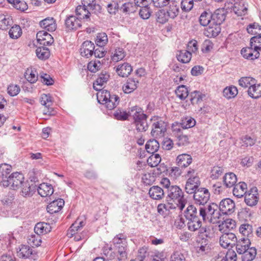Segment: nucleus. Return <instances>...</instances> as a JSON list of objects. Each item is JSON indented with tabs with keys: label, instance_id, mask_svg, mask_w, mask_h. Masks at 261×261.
I'll return each instance as SVG.
<instances>
[{
	"label": "nucleus",
	"instance_id": "nucleus-1",
	"mask_svg": "<svg viewBox=\"0 0 261 261\" xmlns=\"http://www.w3.org/2000/svg\"><path fill=\"white\" fill-rule=\"evenodd\" d=\"M198 210L199 215L204 222L215 223L218 222L221 216L218 205L214 202L200 206Z\"/></svg>",
	"mask_w": 261,
	"mask_h": 261
},
{
	"label": "nucleus",
	"instance_id": "nucleus-2",
	"mask_svg": "<svg viewBox=\"0 0 261 261\" xmlns=\"http://www.w3.org/2000/svg\"><path fill=\"white\" fill-rule=\"evenodd\" d=\"M185 217L188 221L187 226L188 229L192 231H195L201 228L202 221L201 217L199 215V211L193 205H189L185 211Z\"/></svg>",
	"mask_w": 261,
	"mask_h": 261
},
{
	"label": "nucleus",
	"instance_id": "nucleus-3",
	"mask_svg": "<svg viewBox=\"0 0 261 261\" xmlns=\"http://www.w3.org/2000/svg\"><path fill=\"white\" fill-rule=\"evenodd\" d=\"M261 51V36H255L250 39L249 46L243 48L241 54L244 58L251 60L258 58Z\"/></svg>",
	"mask_w": 261,
	"mask_h": 261
},
{
	"label": "nucleus",
	"instance_id": "nucleus-4",
	"mask_svg": "<svg viewBox=\"0 0 261 261\" xmlns=\"http://www.w3.org/2000/svg\"><path fill=\"white\" fill-rule=\"evenodd\" d=\"M166 201H170L177 204L178 208L182 211L185 207L187 200L184 197V193L177 186H171L167 190Z\"/></svg>",
	"mask_w": 261,
	"mask_h": 261
},
{
	"label": "nucleus",
	"instance_id": "nucleus-5",
	"mask_svg": "<svg viewBox=\"0 0 261 261\" xmlns=\"http://www.w3.org/2000/svg\"><path fill=\"white\" fill-rule=\"evenodd\" d=\"M97 98L99 103L105 105L110 110L115 108L119 103V96L115 94L111 95L106 90L98 92L97 93Z\"/></svg>",
	"mask_w": 261,
	"mask_h": 261
},
{
	"label": "nucleus",
	"instance_id": "nucleus-6",
	"mask_svg": "<svg viewBox=\"0 0 261 261\" xmlns=\"http://www.w3.org/2000/svg\"><path fill=\"white\" fill-rule=\"evenodd\" d=\"M24 181L23 175L18 172H13L2 180V184L5 187L16 190L20 188V185Z\"/></svg>",
	"mask_w": 261,
	"mask_h": 261
},
{
	"label": "nucleus",
	"instance_id": "nucleus-7",
	"mask_svg": "<svg viewBox=\"0 0 261 261\" xmlns=\"http://www.w3.org/2000/svg\"><path fill=\"white\" fill-rule=\"evenodd\" d=\"M153 121L152 125L151 135L155 138H161L166 131V123L159 117L154 116L151 119Z\"/></svg>",
	"mask_w": 261,
	"mask_h": 261
},
{
	"label": "nucleus",
	"instance_id": "nucleus-8",
	"mask_svg": "<svg viewBox=\"0 0 261 261\" xmlns=\"http://www.w3.org/2000/svg\"><path fill=\"white\" fill-rule=\"evenodd\" d=\"M193 194L195 203L199 207L206 205L210 198L208 189L204 188H199Z\"/></svg>",
	"mask_w": 261,
	"mask_h": 261
},
{
	"label": "nucleus",
	"instance_id": "nucleus-9",
	"mask_svg": "<svg viewBox=\"0 0 261 261\" xmlns=\"http://www.w3.org/2000/svg\"><path fill=\"white\" fill-rule=\"evenodd\" d=\"M223 234L220 237V245L224 248L233 247L237 242V237L232 232H226L225 230L221 231Z\"/></svg>",
	"mask_w": 261,
	"mask_h": 261
},
{
	"label": "nucleus",
	"instance_id": "nucleus-10",
	"mask_svg": "<svg viewBox=\"0 0 261 261\" xmlns=\"http://www.w3.org/2000/svg\"><path fill=\"white\" fill-rule=\"evenodd\" d=\"M221 215H229L232 214L235 211V203L230 198L222 199L218 205Z\"/></svg>",
	"mask_w": 261,
	"mask_h": 261
},
{
	"label": "nucleus",
	"instance_id": "nucleus-11",
	"mask_svg": "<svg viewBox=\"0 0 261 261\" xmlns=\"http://www.w3.org/2000/svg\"><path fill=\"white\" fill-rule=\"evenodd\" d=\"M200 185V181L198 176H190L187 180L185 185V191L188 194H193Z\"/></svg>",
	"mask_w": 261,
	"mask_h": 261
},
{
	"label": "nucleus",
	"instance_id": "nucleus-12",
	"mask_svg": "<svg viewBox=\"0 0 261 261\" xmlns=\"http://www.w3.org/2000/svg\"><path fill=\"white\" fill-rule=\"evenodd\" d=\"M258 194L256 187L251 188L245 195V202L249 206H253L257 203L258 201Z\"/></svg>",
	"mask_w": 261,
	"mask_h": 261
},
{
	"label": "nucleus",
	"instance_id": "nucleus-13",
	"mask_svg": "<svg viewBox=\"0 0 261 261\" xmlns=\"http://www.w3.org/2000/svg\"><path fill=\"white\" fill-rule=\"evenodd\" d=\"M17 254L18 256L22 258H30L36 260L37 257V254L32 248L24 245H21Z\"/></svg>",
	"mask_w": 261,
	"mask_h": 261
},
{
	"label": "nucleus",
	"instance_id": "nucleus-14",
	"mask_svg": "<svg viewBox=\"0 0 261 261\" xmlns=\"http://www.w3.org/2000/svg\"><path fill=\"white\" fill-rule=\"evenodd\" d=\"M66 29L68 31H74L82 26L81 19L74 15H70L65 20Z\"/></svg>",
	"mask_w": 261,
	"mask_h": 261
},
{
	"label": "nucleus",
	"instance_id": "nucleus-15",
	"mask_svg": "<svg viewBox=\"0 0 261 261\" xmlns=\"http://www.w3.org/2000/svg\"><path fill=\"white\" fill-rule=\"evenodd\" d=\"M38 43L43 46L51 45L54 42V38L50 34L45 31H39L36 34Z\"/></svg>",
	"mask_w": 261,
	"mask_h": 261
},
{
	"label": "nucleus",
	"instance_id": "nucleus-16",
	"mask_svg": "<svg viewBox=\"0 0 261 261\" xmlns=\"http://www.w3.org/2000/svg\"><path fill=\"white\" fill-rule=\"evenodd\" d=\"M110 75L106 71L101 72L98 74L97 78L93 83V89L96 91H101L102 86L108 81Z\"/></svg>",
	"mask_w": 261,
	"mask_h": 261
},
{
	"label": "nucleus",
	"instance_id": "nucleus-17",
	"mask_svg": "<svg viewBox=\"0 0 261 261\" xmlns=\"http://www.w3.org/2000/svg\"><path fill=\"white\" fill-rule=\"evenodd\" d=\"M165 11L167 13V16H169L171 19H174L176 17L179 12V8L178 3L175 0H170L168 4Z\"/></svg>",
	"mask_w": 261,
	"mask_h": 261
},
{
	"label": "nucleus",
	"instance_id": "nucleus-18",
	"mask_svg": "<svg viewBox=\"0 0 261 261\" xmlns=\"http://www.w3.org/2000/svg\"><path fill=\"white\" fill-rule=\"evenodd\" d=\"M95 48L94 44L90 41H84L80 48L81 55L83 57L89 58L93 55V52Z\"/></svg>",
	"mask_w": 261,
	"mask_h": 261
},
{
	"label": "nucleus",
	"instance_id": "nucleus-19",
	"mask_svg": "<svg viewBox=\"0 0 261 261\" xmlns=\"http://www.w3.org/2000/svg\"><path fill=\"white\" fill-rule=\"evenodd\" d=\"M166 203H160L158 205L157 210L158 213L162 216H166L171 210L178 207L177 204L173 203L170 201H166Z\"/></svg>",
	"mask_w": 261,
	"mask_h": 261
},
{
	"label": "nucleus",
	"instance_id": "nucleus-20",
	"mask_svg": "<svg viewBox=\"0 0 261 261\" xmlns=\"http://www.w3.org/2000/svg\"><path fill=\"white\" fill-rule=\"evenodd\" d=\"M226 15L223 9H217L212 13L211 20L212 25H220L225 19Z\"/></svg>",
	"mask_w": 261,
	"mask_h": 261
},
{
	"label": "nucleus",
	"instance_id": "nucleus-21",
	"mask_svg": "<svg viewBox=\"0 0 261 261\" xmlns=\"http://www.w3.org/2000/svg\"><path fill=\"white\" fill-rule=\"evenodd\" d=\"M40 101L41 104L45 106V108L46 109V110H44V114L49 115H51L53 110L51 108L53 102L50 95L45 94H42L40 99Z\"/></svg>",
	"mask_w": 261,
	"mask_h": 261
},
{
	"label": "nucleus",
	"instance_id": "nucleus-22",
	"mask_svg": "<svg viewBox=\"0 0 261 261\" xmlns=\"http://www.w3.org/2000/svg\"><path fill=\"white\" fill-rule=\"evenodd\" d=\"M192 162L191 156L187 153H183L178 155L176 159V165L181 168H186Z\"/></svg>",
	"mask_w": 261,
	"mask_h": 261
},
{
	"label": "nucleus",
	"instance_id": "nucleus-23",
	"mask_svg": "<svg viewBox=\"0 0 261 261\" xmlns=\"http://www.w3.org/2000/svg\"><path fill=\"white\" fill-rule=\"evenodd\" d=\"M64 205V201L63 199H58L53 201L47 206V212L50 214H54L60 211Z\"/></svg>",
	"mask_w": 261,
	"mask_h": 261
},
{
	"label": "nucleus",
	"instance_id": "nucleus-24",
	"mask_svg": "<svg viewBox=\"0 0 261 261\" xmlns=\"http://www.w3.org/2000/svg\"><path fill=\"white\" fill-rule=\"evenodd\" d=\"M148 194L150 198L154 200H161L165 196L163 189L158 186H153L150 187Z\"/></svg>",
	"mask_w": 261,
	"mask_h": 261
},
{
	"label": "nucleus",
	"instance_id": "nucleus-25",
	"mask_svg": "<svg viewBox=\"0 0 261 261\" xmlns=\"http://www.w3.org/2000/svg\"><path fill=\"white\" fill-rule=\"evenodd\" d=\"M20 187L21 188L20 193L24 197L32 195L36 190L35 186L34 184L31 185L27 180L24 181Z\"/></svg>",
	"mask_w": 261,
	"mask_h": 261
},
{
	"label": "nucleus",
	"instance_id": "nucleus-26",
	"mask_svg": "<svg viewBox=\"0 0 261 261\" xmlns=\"http://www.w3.org/2000/svg\"><path fill=\"white\" fill-rule=\"evenodd\" d=\"M133 70L132 67L128 63H124L117 66L116 71L121 77H127Z\"/></svg>",
	"mask_w": 261,
	"mask_h": 261
},
{
	"label": "nucleus",
	"instance_id": "nucleus-27",
	"mask_svg": "<svg viewBox=\"0 0 261 261\" xmlns=\"http://www.w3.org/2000/svg\"><path fill=\"white\" fill-rule=\"evenodd\" d=\"M51 230V227L49 223L45 222H39L34 227L35 233L41 236L49 232Z\"/></svg>",
	"mask_w": 261,
	"mask_h": 261
},
{
	"label": "nucleus",
	"instance_id": "nucleus-28",
	"mask_svg": "<svg viewBox=\"0 0 261 261\" xmlns=\"http://www.w3.org/2000/svg\"><path fill=\"white\" fill-rule=\"evenodd\" d=\"M250 245V240L246 237H243L239 241L237 240L236 243V250L239 254H241L248 249H249Z\"/></svg>",
	"mask_w": 261,
	"mask_h": 261
},
{
	"label": "nucleus",
	"instance_id": "nucleus-29",
	"mask_svg": "<svg viewBox=\"0 0 261 261\" xmlns=\"http://www.w3.org/2000/svg\"><path fill=\"white\" fill-rule=\"evenodd\" d=\"M40 25L49 32H53L57 28L55 20L53 17L46 18L40 22Z\"/></svg>",
	"mask_w": 261,
	"mask_h": 261
},
{
	"label": "nucleus",
	"instance_id": "nucleus-30",
	"mask_svg": "<svg viewBox=\"0 0 261 261\" xmlns=\"http://www.w3.org/2000/svg\"><path fill=\"white\" fill-rule=\"evenodd\" d=\"M38 194L42 197H47L51 195L54 193L53 186L50 184L42 183L39 185L38 189Z\"/></svg>",
	"mask_w": 261,
	"mask_h": 261
},
{
	"label": "nucleus",
	"instance_id": "nucleus-31",
	"mask_svg": "<svg viewBox=\"0 0 261 261\" xmlns=\"http://www.w3.org/2000/svg\"><path fill=\"white\" fill-rule=\"evenodd\" d=\"M246 189L247 184L244 182H240L234 186L233 194L238 198H241L247 193Z\"/></svg>",
	"mask_w": 261,
	"mask_h": 261
},
{
	"label": "nucleus",
	"instance_id": "nucleus-32",
	"mask_svg": "<svg viewBox=\"0 0 261 261\" xmlns=\"http://www.w3.org/2000/svg\"><path fill=\"white\" fill-rule=\"evenodd\" d=\"M139 119L134 121V123L136 125V129L139 132H145L148 127V125L147 122V116L145 114L144 115H141Z\"/></svg>",
	"mask_w": 261,
	"mask_h": 261
},
{
	"label": "nucleus",
	"instance_id": "nucleus-33",
	"mask_svg": "<svg viewBox=\"0 0 261 261\" xmlns=\"http://www.w3.org/2000/svg\"><path fill=\"white\" fill-rule=\"evenodd\" d=\"M138 80L134 78H129L126 84L123 86V91L125 93H130L134 91L138 87Z\"/></svg>",
	"mask_w": 261,
	"mask_h": 261
},
{
	"label": "nucleus",
	"instance_id": "nucleus-34",
	"mask_svg": "<svg viewBox=\"0 0 261 261\" xmlns=\"http://www.w3.org/2000/svg\"><path fill=\"white\" fill-rule=\"evenodd\" d=\"M248 94L250 97L257 99L261 97V84H256L254 83L248 89Z\"/></svg>",
	"mask_w": 261,
	"mask_h": 261
},
{
	"label": "nucleus",
	"instance_id": "nucleus-35",
	"mask_svg": "<svg viewBox=\"0 0 261 261\" xmlns=\"http://www.w3.org/2000/svg\"><path fill=\"white\" fill-rule=\"evenodd\" d=\"M76 15L80 19H84L88 20L90 18V12L86 8L85 4L83 6H78L75 10Z\"/></svg>",
	"mask_w": 261,
	"mask_h": 261
},
{
	"label": "nucleus",
	"instance_id": "nucleus-36",
	"mask_svg": "<svg viewBox=\"0 0 261 261\" xmlns=\"http://www.w3.org/2000/svg\"><path fill=\"white\" fill-rule=\"evenodd\" d=\"M24 77L29 83L33 84L37 81L38 73L36 69L28 68L24 73Z\"/></svg>",
	"mask_w": 261,
	"mask_h": 261
},
{
	"label": "nucleus",
	"instance_id": "nucleus-37",
	"mask_svg": "<svg viewBox=\"0 0 261 261\" xmlns=\"http://www.w3.org/2000/svg\"><path fill=\"white\" fill-rule=\"evenodd\" d=\"M241 254L242 261H252L256 255V249L255 247H250Z\"/></svg>",
	"mask_w": 261,
	"mask_h": 261
},
{
	"label": "nucleus",
	"instance_id": "nucleus-38",
	"mask_svg": "<svg viewBox=\"0 0 261 261\" xmlns=\"http://www.w3.org/2000/svg\"><path fill=\"white\" fill-rule=\"evenodd\" d=\"M237 181V176L232 172L226 173L223 177V182L227 188H230L234 186Z\"/></svg>",
	"mask_w": 261,
	"mask_h": 261
},
{
	"label": "nucleus",
	"instance_id": "nucleus-39",
	"mask_svg": "<svg viewBox=\"0 0 261 261\" xmlns=\"http://www.w3.org/2000/svg\"><path fill=\"white\" fill-rule=\"evenodd\" d=\"M212 13L210 11H203L200 15L199 19L200 24L202 26L212 25Z\"/></svg>",
	"mask_w": 261,
	"mask_h": 261
},
{
	"label": "nucleus",
	"instance_id": "nucleus-40",
	"mask_svg": "<svg viewBox=\"0 0 261 261\" xmlns=\"http://www.w3.org/2000/svg\"><path fill=\"white\" fill-rule=\"evenodd\" d=\"M208 27L204 30V34L208 37H216L220 32V28L217 25H208Z\"/></svg>",
	"mask_w": 261,
	"mask_h": 261
},
{
	"label": "nucleus",
	"instance_id": "nucleus-41",
	"mask_svg": "<svg viewBox=\"0 0 261 261\" xmlns=\"http://www.w3.org/2000/svg\"><path fill=\"white\" fill-rule=\"evenodd\" d=\"M13 20L9 15H0V29L6 30L13 23Z\"/></svg>",
	"mask_w": 261,
	"mask_h": 261
},
{
	"label": "nucleus",
	"instance_id": "nucleus-42",
	"mask_svg": "<svg viewBox=\"0 0 261 261\" xmlns=\"http://www.w3.org/2000/svg\"><path fill=\"white\" fill-rule=\"evenodd\" d=\"M247 8L244 6L243 2L236 3L232 8V11L238 16H242L246 14Z\"/></svg>",
	"mask_w": 261,
	"mask_h": 261
},
{
	"label": "nucleus",
	"instance_id": "nucleus-43",
	"mask_svg": "<svg viewBox=\"0 0 261 261\" xmlns=\"http://www.w3.org/2000/svg\"><path fill=\"white\" fill-rule=\"evenodd\" d=\"M177 60L183 63H189L192 57V54L190 51L186 50H180L179 53L177 54Z\"/></svg>",
	"mask_w": 261,
	"mask_h": 261
},
{
	"label": "nucleus",
	"instance_id": "nucleus-44",
	"mask_svg": "<svg viewBox=\"0 0 261 261\" xmlns=\"http://www.w3.org/2000/svg\"><path fill=\"white\" fill-rule=\"evenodd\" d=\"M36 55L38 58L41 60H45L50 56L49 49L45 46L37 47L36 50Z\"/></svg>",
	"mask_w": 261,
	"mask_h": 261
},
{
	"label": "nucleus",
	"instance_id": "nucleus-45",
	"mask_svg": "<svg viewBox=\"0 0 261 261\" xmlns=\"http://www.w3.org/2000/svg\"><path fill=\"white\" fill-rule=\"evenodd\" d=\"M159 147V143L154 139L149 140L145 145L146 151L150 153H154L158 150Z\"/></svg>",
	"mask_w": 261,
	"mask_h": 261
},
{
	"label": "nucleus",
	"instance_id": "nucleus-46",
	"mask_svg": "<svg viewBox=\"0 0 261 261\" xmlns=\"http://www.w3.org/2000/svg\"><path fill=\"white\" fill-rule=\"evenodd\" d=\"M204 95L202 94L199 91H195L192 92L190 95V101L192 105H199L202 102Z\"/></svg>",
	"mask_w": 261,
	"mask_h": 261
},
{
	"label": "nucleus",
	"instance_id": "nucleus-47",
	"mask_svg": "<svg viewBox=\"0 0 261 261\" xmlns=\"http://www.w3.org/2000/svg\"><path fill=\"white\" fill-rule=\"evenodd\" d=\"M238 93L237 87L233 86L226 87L223 91V96L227 99L234 98L238 94Z\"/></svg>",
	"mask_w": 261,
	"mask_h": 261
},
{
	"label": "nucleus",
	"instance_id": "nucleus-48",
	"mask_svg": "<svg viewBox=\"0 0 261 261\" xmlns=\"http://www.w3.org/2000/svg\"><path fill=\"white\" fill-rule=\"evenodd\" d=\"M112 60L113 62H117L122 60L125 57L126 54L122 48L118 47L112 53Z\"/></svg>",
	"mask_w": 261,
	"mask_h": 261
},
{
	"label": "nucleus",
	"instance_id": "nucleus-49",
	"mask_svg": "<svg viewBox=\"0 0 261 261\" xmlns=\"http://www.w3.org/2000/svg\"><path fill=\"white\" fill-rule=\"evenodd\" d=\"M128 116H131L133 118L134 120L135 121L138 119H139L141 115H144L142 109L137 106L133 107L129 110Z\"/></svg>",
	"mask_w": 261,
	"mask_h": 261
},
{
	"label": "nucleus",
	"instance_id": "nucleus-50",
	"mask_svg": "<svg viewBox=\"0 0 261 261\" xmlns=\"http://www.w3.org/2000/svg\"><path fill=\"white\" fill-rule=\"evenodd\" d=\"M117 252V259L120 261L125 259L127 258V243H123V245L116 247Z\"/></svg>",
	"mask_w": 261,
	"mask_h": 261
},
{
	"label": "nucleus",
	"instance_id": "nucleus-51",
	"mask_svg": "<svg viewBox=\"0 0 261 261\" xmlns=\"http://www.w3.org/2000/svg\"><path fill=\"white\" fill-rule=\"evenodd\" d=\"M236 226V221L232 219H227L222 223L221 225L219 226V230L223 231V229L226 228L228 230H232Z\"/></svg>",
	"mask_w": 261,
	"mask_h": 261
},
{
	"label": "nucleus",
	"instance_id": "nucleus-52",
	"mask_svg": "<svg viewBox=\"0 0 261 261\" xmlns=\"http://www.w3.org/2000/svg\"><path fill=\"white\" fill-rule=\"evenodd\" d=\"M247 32L251 35L261 36V25L257 23L250 24L247 28Z\"/></svg>",
	"mask_w": 261,
	"mask_h": 261
},
{
	"label": "nucleus",
	"instance_id": "nucleus-53",
	"mask_svg": "<svg viewBox=\"0 0 261 261\" xmlns=\"http://www.w3.org/2000/svg\"><path fill=\"white\" fill-rule=\"evenodd\" d=\"M175 92L176 96L181 100L185 99L189 94L188 89L185 85L179 86Z\"/></svg>",
	"mask_w": 261,
	"mask_h": 261
},
{
	"label": "nucleus",
	"instance_id": "nucleus-54",
	"mask_svg": "<svg viewBox=\"0 0 261 261\" xmlns=\"http://www.w3.org/2000/svg\"><path fill=\"white\" fill-rule=\"evenodd\" d=\"M256 82L255 79L250 76L242 77L239 81L240 86L244 88L252 86Z\"/></svg>",
	"mask_w": 261,
	"mask_h": 261
},
{
	"label": "nucleus",
	"instance_id": "nucleus-55",
	"mask_svg": "<svg viewBox=\"0 0 261 261\" xmlns=\"http://www.w3.org/2000/svg\"><path fill=\"white\" fill-rule=\"evenodd\" d=\"M41 242L40 236L36 233L31 234L28 237V243L30 245L38 247L41 245Z\"/></svg>",
	"mask_w": 261,
	"mask_h": 261
},
{
	"label": "nucleus",
	"instance_id": "nucleus-56",
	"mask_svg": "<svg viewBox=\"0 0 261 261\" xmlns=\"http://www.w3.org/2000/svg\"><path fill=\"white\" fill-rule=\"evenodd\" d=\"M161 161V158L159 154L152 153L147 160V164L150 167L157 166Z\"/></svg>",
	"mask_w": 261,
	"mask_h": 261
},
{
	"label": "nucleus",
	"instance_id": "nucleus-57",
	"mask_svg": "<svg viewBox=\"0 0 261 261\" xmlns=\"http://www.w3.org/2000/svg\"><path fill=\"white\" fill-rule=\"evenodd\" d=\"M196 124L195 120L190 117L185 118L180 123V126L182 129H187L194 126Z\"/></svg>",
	"mask_w": 261,
	"mask_h": 261
},
{
	"label": "nucleus",
	"instance_id": "nucleus-58",
	"mask_svg": "<svg viewBox=\"0 0 261 261\" xmlns=\"http://www.w3.org/2000/svg\"><path fill=\"white\" fill-rule=\"evenodd\" d=\"M12 171V167L7 164H2L0 165V177L2 180L5 177H8V175Z\"/></svg>",
	"mask_w": 261,
	"mask_h": 261
},
{
	"label": "nucleus",
	"instance_id": "nucleus-59",
	"mask_svg": "<svg viewBox=\"0 0 261 261\" xmlns=\"http://www.w3.org/2000/svg\"><path fill=\"white\" fill-rule=\"evenodd\" d=\"M22 31L18 25L13 26L9 30V35L11 38L16 39L21 36Z\"/></svg>",
	"mask_w": 261,
	"mask_h": 261
},
{
	"label": "nucleus",
	"instance_id": "nucleus-60",
	"mask_svg": "<svg viewBox=\"0 0 261 261\" xmlns=\"http://www.w3.org/2000/svg\"><path fill=\"white\" fill-rule=\"evenodd\" d=\"M156 20L160 23H166L170 17L167 16V13L165 9H161L156 14Z\"/></svg>",
	"mask_w": 261,
	"mask_h": 261
},
{
	"label": "nucleus",
	"instance_id": "nucleus-61",
	"mask_svg": "<svg viewBox=\"0 0 261 261\" xmlns=\"http://www.w3.org/2000/svg\"><path fill=\"white\" fill-rule=\"evenodd\" d=\"M108 41V36L105 33H98L96 36L95 43L99 47L104 46Z\"/></svg>",
	"mask_w": 261,
	"mask_h": 261
},
{
	"label": "nucleus",
	"instance_id": "nucleus-62",
	"mask_svg": "<svg viewBox=\"0 0 261 261\" xmlns=\"http://www.w3.org/2000/svg\"><path fill=\"white\" fill-rule=\"evenodd\" d=\"M120 8L122 12L125 13H134L137 9L135 4L132 3H125L122 4Z\"/></svg>",
	"mask_w": 261,
	"mask_h": 261
},
{
	"label": "nucleus",
	"instance_id": "nucleus-63",
	"mask_svg": "<svg viewBox=\"0 0 261 261\" xmlns=\"http://www.w3.org/2000/svg\"><path fill=\"white\" fill-rule=\"evenodd\" d=\"M224 171L222 167L215 166L211 169V177L213 179H216L223 174Z\"/></svg>",
	"mask_w": 261,
	"mask_h": 261
},
{
	"label": "nucleus",
	"instance_id": "nucleus-64",
	"mask_svg": "<svg viewBox=\"0 0 261 261\" xmlns=\"http://www.w3.org/2000/svg\"><path fill=\"white\" fill-rule=\"evenodd\" d=\"M239 230L244 237H248L252 232V227L248 224H243L240 226Z\"/></svg>",
	"mask_w": 261,
	"mask_h": 261
}]
</instances>
